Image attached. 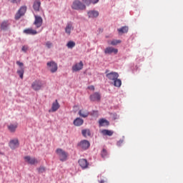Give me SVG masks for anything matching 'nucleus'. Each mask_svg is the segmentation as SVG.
<instances>
[{
    "label": "nucleus",
    "mask_w": 183,
    "mask_h": 183,
    "mask_svg": "<svg viewBox=\"0 0 183 183\" xmlns=\"http://www.w3.org/2000/svg\"><path fill=\"white\" fill-rule=\"evenodd\" d=\"M24 68H21V69L17 70V74L18 75H19V77L21 78V79H24Z\"/></svg>",
    "instance_id": "obj_30"
},
{
    "label": "nucleus",
    "mask_w": 183,
    "mask_h": 183,
    "mask_svg": "<svg viewBox=\"0 0 183 183\" xmlns=\"http://www.w3.org/2000/svg\"><path fill=\"white\" fill-rule=\"evenodd\" d=\"M74 29V27H72V24L71 23L67 24L66 28H65V32L68 35H71V31Z\"/></svg>",
    "instance_id": "obj_20"
},
{
    "label": "nucleus",
    "mask_w": 183,
    "mask_h": 183,
    "mask_svg": "<svg viewBox=\"0 0 183 183\" xmlns=\"http://www.w3.org/2000/svg\"><path fill=\"white\" fill-rule=\"evenodd\" d=\"M104 53L105 54H112V53L118 54V49H114L113 47H107L104 50Z\"/></svg>",
    "instance_id": "obj_16"
},
{
    "label": "nucleus",
    "mask_w": 183,
    "mask_h": 183,
    "mask_svg": "<svg viewBox=\"0 0 183 183\" xmlns=\"http://www.w3.org/2000/svg\"><path fill=\"white\" fill-rule=\"evenodd\" d=\"M56 152L59 156L60 161H62L63 162L66 159V158H68V153H66L62 149H57Z\"/></svg>",
    "instance_id": "obj_3"
},
{
    "label": "nucleus",
    "mask_w": 183,
    "mask_h": 183,
    "mask_svg": "<svg viewBox=\"0 0 183 183\" xmlns=\"http://www.w3.org/2000/svg\"><path fill=\"white\" fill-rule=\"evenodd\" d=\"M25 12H26V6H21L15 16V19L18 20L21 19V16H24L25 15Z\"/></svg>",
    "instance_id": "obj_5"
},
{
    "label": "nucleus",
    "mask_w": 183,
    "mask_h": 183,
    "mask_svg": "<svg viewBox=\"0 0 183 183\" xmlns=\"http://www.w3.org/2000/svg\"><path fill=\"white\" fill-rule=\"evenodd\" d=\"M46 46L47 47V48H52V43H51V41H47L46 43Z\"/></svg>",
    "instance_id": "obj_34"
},
{
    "label": "nucleus",
    "mask_w": 183,
    "mask_h": 183,
    "mask_svg": "<svg viewBox=\"0 0 183 183\" xmlns=\"http://www.w3.org/2000/svg\"><path fill=\"white\" fill-rule=\"evenodd\" d=\"M107 78L109 81H112L114 86L117 88H120L121 85H122V81L119 78V74L117 72L112 71L110 73H107L106 74Z\"/></svg>",
    "instance_id": "obj_1"
},
{
    "label": "nucleus",
    "mask_w": 183,
    "mask_h": 183,
    "mask_svg": "<svg viewBox=\"0 0 183 183\" xmlns=\"http://www.w3.org/2000/svg\"><path fill=\"white\" fill-rule=\"evenodd\" d=\"M78 145L81 148V149H88L91 147V143L88 140H81Z\"/></svg>",
    "instance_id": "obj_7"
},
{
    "label": "nucleus",
    "mask_w": 183,
    "mask_h": 183,
    "mask_svg": "<svg viewBox=\"0 0 183 183\" xmlns=\"http://www.w3.org/2000/svg\"><path fill=\"white\" fill-rule=\"evenodd\" d=\"M82 1L84 4H86V5H89L91 2L92 4H98V2H99V0H82Z\"/></svg>",
    "instance_id": "obj_28"
},
{
    "label": "nucleus",
    "mask_w": 183,
    "mask_h": 183,
    "mask_svg": "<svg viewBox=\"0 0 183 183\" xmlns=\"http://www.w3.org/2000/svg\"><path fill=\"white\" fill-rule=\"evenodd\" d=\"M79 165L81 167L82 169H86L89 166V163L86 159H79Z\"/></svg>",
    "instance_id": "obj_8"
},
{
    "label": "nucleus",
    "mask_w": 183,
    "mask_h": 183,
    "mask_svg": "<svg viewBox=\"0 0 183 183\" xmlns=\"http://www.w3.org/2000/svg\"><path fill=\"white\" fill-rule=\"evenodd\" d=\"M123 143H124L123 140H119V142H117V146L121 147V145H122Z\"/></svg>",
    "instance_id": "obj_38"
},
{
    "label": "nucleus",
    "mask_w": 183,
    "mask_h": 183,
    "mask_svg": "<svg viewBox=\"0 0 183 183\" xmlns=\"http://www.w3.org/2000/svg\"><path fill=\"white\" fill-rule=\"evenodd\" d=\"M101 155L102 158H107V156L108 155V152H107V149H103Z\"/></svg>",
    "instance_id": "obj_31"
},
{
    "label": "nucleus",
    "mask_w": 183,
    "mask_h": 183,
    "mask_svg": "<svg viewBox=\"0 0 183 183\" xmlns=\"http://www.w3.org/2000/svg\"><path fill=\"white\" fill-rule=\"evenodd\" d=\"M102 133L103 135H107L108 137H112V135H114V132L111 130L104 129L102 131Z\"/></svg>",
    "instance_id": "obj_26"
},
{
    "label": "nucleus",
    "mask_w": 183,
    "mask_h": 183,
    "mask_svg": "<svg viewBox=\"0 0 183 183\" xmlns=\"http://www.w3.org/2000/svg\"><path fill=\"white\" fill-rule=\"evenodd\" d=\"M59 103H58V100H56L54 102H53L51 105V111L52 112H56L58 109H59Z\"/></svg>",
    "instance_id": "obj_17"
},
{
    "label": "nucleus",
    "mask_w": 183,
    "mask_h": 183,
    "mask_svg": "<svg viewBox=\"0 0 183 183\" xmlns=\"http://www.w3.org/2000/svg\"><path fill=\"white\" fill-rule=\"evenodd\" d=\"M9 147L11 149H16L19 147V140L18 139H11L9 142Z\"/></svg>",
    "instance_id": "obj_11"
},
{
    "label": "nucleus",
    "mask_w": 183,
    "mask_h": 183,
    "mask_svg": "<svg viewBox=\"0 0 183 183\" xmlns=\"http://www.w3.org/2000/svg\"><path fill=\"white\" fill-rule=\"evenodd\" d=\"M17 128H18V123H14V124L11 123L7 126V129L9 131V132H11L12 134L16 132Z\"/></svg>",
    "instance_id": "obj_14"
},
{
    "label": "nucleus",
    "mask_w": 183,
    "mask_h": 183,
    "mask_svg": "<svg viewBox=\"0 0 183 183\" xmlns=\"http://www.w3.org/2000/svg\"><path fill=\"white\" fill-rule=\"evenodd\" d=\"M16 64L19 65V66H20L21 68H22V66H24V63L19 61H16Z\"/></svg>",
    "instance_id": "obj_37"
},
{
    "label": "nucleus",
    "mask_w": 183,
    "mask_h": 183,
    "mask_svg": "<svg viewBox=\"0 0 183 183\" xmlns=\"http://www.w3.org/2000/svg\"><path fill=\"white\" fill-rule=\"evenodd\" d=\"M41 87H42V82H41V81L39 80L35 81L31 84V88L34 91H39V89H41Z\"/></svg>",
    "instance_id": "obj_10"
},
{
    "label": "nucleus",
    "mask_w": 183,
    "mask_h": 183,
    "mask_svg": "<svg viewBox=\"0 0 183 183\" xmlns=\"http://www.w3.org/2000/svg\"><path fill=\"white\" fill-rule=\"evenodd\" d=\"M66 46H67V48L72 49V48H74L75 46V41H69L66 44Z\"/></svg>",
    "instance_id": "obj_29"
},
{
    "label": "nucleus",
    "mask_w": 183,
    "mask_h": 183,
    "mask_svg": "<svg viewBox=\"0 0 183 183\" xmlns=\"http://www.w3.org/2000/svg\"><path fill=\"white\" fill-rule=\"evenodd\" d=\"M12 4H21V0H11Z\"/></svg>",
    "instance_id": "obj_35"
},
{
    "label": "nucleus",
    "mask_w": 183,
    "mask_h": 183,
    "mask_svg": "<svg viewBox=\"0 0 183 183\" xmlns=\"http://www.w3.org/2000/svg\"><path fill=\"white\" fill-rule=\"evenodd\" d=\"M79 115L82 118H86L89 115V112L87 110H79Z\"/></svg>",
    "instance_id": "obj_22"
},
{
    "label": "nucleus",
    "mask_w": 183,
    "mask_h": 183,
    "mask_svg": "<svg viewBox=\"0 0 183 183\" xmlns=\"http://www.w3.org/2000/svg\"><path fill=\"white\" fill-rule=\"evenodd\" d=\"M100 183H104V182H103V181H102Z\"/></svg>",
    "instance_id": "obj_41"
},
{
    "label": "nucleus",
    "mask_w": 183,
    "mask_h": 183,
    "mask_svg": "<svg viewBox=\"0 0 183 183\" xmlns=\"http://www.w3.org/2000/svg\"><path fill=\"white\" fill-rule=\"evenodd\" d=\"M9 25V22L8 21H4L1 24V29L3 31H5L8 29V26Z\"/></svg>",
    "instance_id": "obj_25"
},
{
    "label": "nucleus",
    "mask_w": 183,
    "mask_h": 183,
    "mask_svg": "<svg viewBox=\"0 0 183 183\" xmlns=\"http://www.w3.org/2000/svg\"><path fill=\"white\" fill-rule=\"evenodd\" d=\"M100 127H105V125H109V122L104 119H102L99 121Z\"/></svg>",
    "instance_id": "obj_27"
},
{
    "label": "nucleus",
    "mask_w": 183,
    "mask_h": 183,
    "mask_svg": "<svg viewBox=\"0 0 183 183\" xmlns=\"http://www.w3.org/2000/svg\"><path fill=\"white\" fill-rule=\"evenodd\" d=\"M87 15L89 18H98V16H99V12L98 11L92 10L88 11Z\"/></svg>",
    "instance_id": "obj_15"
},
{
    "label": "nucleus",
    "mask_w": 183,
    "mask_h": 183,
    "mask_svg": "<svg viewBox=\"0 0 183 183\" xmlns=\"http://www.w3.org/2000/svg\"><path fill=\"white\" fill-rule=\"evenodd\" d=\"M82 124H84V119H82L81 118H76L74 121V125H75L76 127H81V125H82Z\"/></svg>",
    "instance_id": "obj_21"
},
{
    "label": "nucleus",
    "mask_w": 183,
    "mask_h": 183,
    "mask_svg": "<svg viewBox=\"0 0 183 183\" xmlns=\"http://www.w3.org/2000/svg\"><path fill=\"white\" fill-rule=\"evenodd\" d=\"M88 89H90L91 91H95V87L94 86H89Z\"/></svg>",
    "instance_id": "obj_39"
},
{
    "label": "nucleus",
    "mask_w": 183,
    "mask_h": 183,
    "mask_svg": "<svg viewBox=\"0 0 183 183\" xmlns=\"http://www.w3.org/2000/svg\"><path fill=\"white\" fill-rule=\"evenodd\" d=\"M118 44H121V40H113L111 41V45H118Z\"/></svg>",
    "instance_id": "obj_32"
},
{
    "label": "nucleus",
    "mask_w": 183,
    "mask_h": 183,
    "mask_svg": "<svg viewBox=\"0 0 183 183\" xmlns=\"http://www.w3.org/2000/svg\"><path fill=\"white\" fill-rule=\"evenodd\" d=\"M129 29L128 26H124L120 29H118L117 31H118L119 34H127V33H128Z\"/></svg>",
    "instance_id": "obj_23"
},
{
    "label": "nucleus",
    "mask_w": 183,
    "mask_h": 183,
    "mask_svg": "<svg viewBox=\"0 0 183 183\" xmlns=\"http://www.w3.org/2000/svg\"><path fill=\"white\" fill-rule=\"evenodd\" d=\"M81 134L84 138H86L87 137H91V130L89 129H85L81 130Z\"/></svg>",
    "instance_id": "obj_24"
},
{
    "label": "nucleus",
    "mask_w": 183,
    "mask_h": 183,
    "mask_svg": "<svg viewBox=\"0 0 183 183\" xmlns=\"http://www.w3.org/2000/svg\"><path fill=\"white\" fill-rule=\"evenodd\" d=\"M71 8L75 11H85V9H86V6L79 0H74L71 5Z\"/></svg>",
    "instance_id": "obj_2"
},
{
    "label": "nucleus",
    "mask_w": 183,
    "mask_h": 183,
    "mask_svg": "<svg viewBox=\"0 0 183 183\" xmlns=\"http://www.w3.org/2000/svg\"><path fill=\"white\" fill-rule=\"evenodd\" d=\"M24 161L30 164V165H35V164H38V160L35 159V157H31L29 156H26L24 157Z\"/></svg>",
    "instance_id": "obj_12"
},
{
    "label": "nucleus",
    "mask_w": 183,
    "mask_h": 183,
    "mask_svg": "<svg viewBox=\"0 0 183 183\" xmlns=\"http://www.w3.org/2000/svg\"><path fill=\"white\" fill-rule=\"evenodd\" d=\"M39 172H40L41 174H42V172H45V167H41L38 169Z\"/></svg>",
    "instance_id": "obj_33"
},
{
    "label": "nucleus",
    "mask_w": 183,
    "mask_h": 183,
    "mask_svg": "<svg viewBox=\"0 0 183 183\" xmlns=\"http://www.w3.org/2000/svg\"><path fill=\"white\" fill-rule=\"evenodd\" d=\"M21 51H23V52H26V51H28V46H23L21 48Z\"/></svg>",
    "instance_id": "obj_36"
},
{
    "label": "nucleus",
    "mask_w": 183,
    "mask_h": 183,
    "mask_svg": "<svg viewBox=\"0 0 183 183\" xmlns=\"http://www.w3.org/2000/svg\"><path fill=\"white\" fill-rule=\"evenodd\" d=\"M33 8L36 11H39V8H41V1L36 0L34 3Z\"/></svg>",
    "instance_id": "obj_19"
},
{
    "label": "nucleus",
    "mask_w": 183,
    "mask_h": 183,
    "mask_svg": "<svg viewBox=\"0 0 183 183\" xmlns=\"http://www.w3.org/2000/svg\"><path fill=\"white\" fill-rule=\"evenodd\" d=\"M47 68L50 72L54 74L58 71V64H56V63L54 61H49L47 63Z\"/></svg>",
    "instance_id": "obj_4"
},
{
    "label": "nucleus",
    "mask_w": 183,
    "mask_h": 183,
    "mask_svg": "<svg viewBox=\"0 0 183 183\" xmlns=\"http://www.w3.org/2000/svg\"><path fill=\"white\" fill-rule=\"evenodd\" d=\"M24 33L26 35H36L38 34L36 30H34L32 29H24Z\"/></svg>",
    "instance_id": "obj_18"
},
{
    "label": "nucleus",
    "mask_w": 183,
    "mask_h": 183,
    "mask_svg": "<svg viewBox=\"0 0 183 183\" xmlns=\"http://www.w3.org/2000/svg\"><path fill=\"white\" fill-rule=\"evenodd\" d=\"M89 99L92 102H99L101 101V94L99 92H95L90 95Z\"/></svg>",
    "instance_id": "obj_6"
},
{
    "label": "nucleus",
    "mask_w": 183,
    "mask_h": 183,
    "mask_svg": "<svg viewBox=\"0 0 183 183\" xmlns=\"http://www.w3.org/2000/svg\"><path fill=\"white\" fill-rule=\"evenodd\" d=\"M107 72H108V70L106 71V74H107Z\"/></svg>",
    "instance_id": "obj_40"
},
{
    "label": "nucleus",
    "mask_w": 183,
    "mask_h": 183,
    "mask_svg": "<svg viewBox=\"0 0 183 183\" xmlns=\"http://www.w3.org/2000/svg\"><path fill=\"white\" fill-rule=\"evenodd\" d=\"M82 68H84V63L81 61L79 63H77L72 66V71H74V72H78V71H81Z\"/></svg>",
    "instance_id": "obj_13"
},
{
    "label": "nucleus",
    "mask_w": 183,
    "mask_h": 183,
    "mask_svg": "<svg viewBox=\"0 0 183 183\" xmlns=\"http://www.w3.org/2000/svg\"><path fill=\"white\" fill-rule=\"evenodd\" d=\"M34 25L36 26V28H41V26H42V22H43V19L42 17H41L40 16H36L34 15Z\"/></svg>",
    "instance_id": "obj_9"
}]
</instances>
